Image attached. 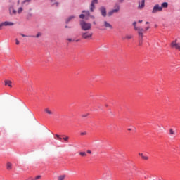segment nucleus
<instances>
[{
	"instance_id": "obj_38",
	"label": "nucleus",
	"mask_w": 180,
	"mask_h": 180,
	"mask_svg": "<svg viewBox=\"0 0 180 180\" xmlns=\"http://www.w3.org/2000/svg\"><path fill=\"white\" fill-rule=\"evenodd\" d=\"M21 36H22V37H27V35H25L23 34H21Z\"/></svg>"
},
{
	"instance_id": "obj_10",
	"label": "nucleus",
	"mask_w": 180,
	"mask_h": 180,
	"mask_svg": "<svg viewBox=\"0 0 180 180\" xmlns=\"http://www.w3.org/2000/svg\"><path fill=\"white\" fill-rule=\"evenodd\" d=\"M100 11H101V13L102 16L105 18V16H106V8H105L104 6L101 7L100 8Z\"/></svg>"
},
{
	"instance_id": "obj_46",
	"label": "nucleus",
	"mask_w": 180,
	"mask_h": 180,
	"mask_svg": "<svg viewBox=\"0 0 180 180\" xmlns=\"http://www.w3.org/2000/svg\"><path fill=\"white\" fill-rule=\"evenodd\" d=\"M20 1L18 0V4H20Z\"/></svg>"
},
{
	"instance_id": "obj_41",
	"label": "nucleus",
	"mask_w": 180,
	"mask_h": 180,
	"mask_svg": "<svg viewBox=\"0 0 180 180\" xmlns=\"http://www.w3.org/2000/svg\"><path fill=\"white\" fill-rule=\"evenodd\" d=\"M123 1H124V0H119V2L122 3V2H123Z\"/></svg>"
},
{
	"instance_id": "obj_39",
	"label": "nucleus",
	"mask_w": 180,
	"mask_h": 180,
	"mask_svg": "<svg viewBox=\"0 0 180 180\" xmlns=\"http://www.w3.org/2000/svg\"><path fill=\"white\" fill-rule=\"evenodd\" d=\"M88 154H91L92 152L89 150H87Z\"/></svg>"
},
{
	"instance_id": "obj_15",
	"label": "nucleus",
	"mask_w": 180,
	"mask_h": 180,
	"mask_svg": "<svg viewBox=\"0 0 180 180\" xmlns=\"http://www.w3.org/2000/svg\"><path fill=\"white\" fill-rule=\"evenodd\" d=\"M139 155H140V157H141V158H143V160H148V157L144 155L143 153H139Z\"/></svg>"
},
{
	"instance_id": "obj_12",
	"label": "nucleus",
	"mask_w": 180,
	"mask_h": 180,
	"mask_svg": "<svg viewBox=\"0 0 180 180\" xmlns=\"http://www.w3.org/2000/svg\"><path fill=\"white\" fill-rule=\"evenodd\" d=\"M104 26L108 29H113V26H112L110 23L108 22V21H104Z\"/></svg>"
},
{
	"instance_id": "obj_28",
	"label": "nucleus",
	"mask_w": 180,
	"mask_h": 180,
	"mask_svg": "<svg viewBox=\"0 0 180 180\" xmlns=\"http://www.w3.org/2000/svg\"><path fill=\"white\" fill-rule=\"evenodd\" d=\"M80 19H85V14H81L79 15Z\"/></svg>"
},
{
	"instance_id": "obj_20",
	"label": "nucleus",
	"mask_w": 180,
	"mask_h": 180,
	"mask_svg": "<svg viewBox=\"0 0 180 180\" xmlns=\"http://www.w3.org/2000/svg\"><path fill=\"white\" fill-rule=\"evenodd\" d=\"M79 155H80L81 157H86V153L85 152H80Z\"/></svg>"
},
{
	"instance_id": "obj_7",
	"label": "nucleus",
	"mask_w": 180,
	"mask_h": 180,
	"mask_svg": "<svg viewBox=\"0 0 180 180\" xmlns=\"http://www.w3.org/2000/svg\"><path fill=\"white\" fill-rule=\"evenodd\" d=\"M162 11V7L160 6V4H156L153 6L152 13H157V12Z\"/></svg>"
},
{
	"instance_id": "obj_33",
	"label": "nucleus",
	"mask_w": 180,
	"mask_h": 180,
	"mask_svg": "<svg viewBox=\"0 0 180 180\" xmlns=\"http://www.w3.org/2000/svg\"><path fill=\"white\" fill-rule=\"evenodd\" d=\"M15 44L17 45H19V40L18 39H15Z\"/></svg>"
},
{
	"instance_id": "obj_44",
	"label": "nucleus",
	"mask_w": 180,
	"mask_h": 180,
	"mask_svg": "<svg viewBox=\"0 0 180 180\" xmlns=\"http://www.w3.org/2000/svg\"><path fill=\"white\" fill-rule=\"evenodd\" d=\"M150 22H146V25H148Z\"/></svg>"
},
{
	"instance_id": "obj_24",
	"label": "nucleus",
	"mask_w": 180,
	"mask_h": 180,
	"mask_svg": "<svg viewBox=\"0 0 180 180\" xmlns=\"http://www.w3.org/2000/svg\"><path fill=\"white\" fill-rule=\"evenodd\" d=\"M21 12H23V8L20 7L18 10V13L20 14Z\"/></svg>"
},
{
	"instance_id": "obj_11",
	"label": "nucleus",
	"mask_w": 180,
	"mask_h": 180,
	"mask_svg": "<svg viewBox=\"0 0 180 180\" xmlns=\"http://www.w3.org/2000/svg\"><path fill=\"white\" fill-rule=\"evenodd\" d=\"M146 6V0H141V2H139L138 9H143Z\"/></svg>"
},
{
	"instance_id": "obj_14",
	"label": "nucleus",
	"mask_w": 180,
	"mask_h": 180,
	"mask_svg": "<svg viewBox=\"0 0 180 180\" xmlns=\"http://www.w3.org/2000/svg\"><path fill=\"white\" fill-rule=\"evenodd\" d=\"M160 8H168V3L167 2H163L160 6Z\"/></svg>"
},
{
	"instance_id": "obj_3",
	"label": "nucleus",
	"mask_w": 180,
	"mask_h": 180,
	"mask_svg": "<svg viewBox=\"0 0 180 180\" xmlns=\"http://www.w3.org/2000/svg\"><path fill=\"white\" fill-rule=\"evenodd\" d=\"M119 11H120V6H119V4H115V8L111 10L110 12H108V15L112 16V15H113V13H117V12H119Z\"/></svg>"
},
{
	"instance_id": "obj_27",
	"label": "nucleus",
	"mask_w": 180,
	"mask_h": 180,
	"mask_svg": "<svg viewBox=\"0 0 180 180\" xmlns=\"http://www.w3.org/2000/svg\"><path fill=\"white\" fill-rule=\"evenodd\" d=\"M89 115V113L82 114V117H87Z\"/></svg>"
},
{
	"instance_id": "obj_6",
	"label": "nucleus",
	"mask_w": 180,
	"mask_h": 180,
	"mask_svg": "<svg viewBox=\"0 0 180 180\" xmlns=\"http://www.w3.org/2000/svg\"><path fill=\"white\" fill-rule=\"evenodd\" d=\"M176 41H177L176 39L173 41L171 43L170 46L172 49H175L176 50H178L179 51H180V43H177Z\"/></svg>"
},
{
	"instance_id": "obj_34",
	"label": "nucleus",
	"mask_w": 180,
	"mask_h": 180,
	"mask_svg": "<svg viewBox=\"0 0 180 180\" xmlns=\"http://www.w3.org/2000/svg\"><path fill=\"white\" fill-rule=\"evenodd\" d=\"M40 178H41V176H37L36 177H35V179H40Z\"/></svg>"
},
{
	"instance_id": "obj_25",
	"label": "nucleus",
	"mask_w": 180,
	"mask_h": 180,
	"mask_svg": "<svg viewBox=\"0 0 180 180\" xmlns=\"http://www.w3.org/2000/svg\"><path fill=\"white\" fill-rule=\"evenodd\" d=\"M169 134L174 135V134H175V131H174V130H172V129H169Z\"/></svg>"
},
{
	"instance_id": "obj_1",
	"label": "nucleus",
	"mask_w": 180,
	"mask_h": 180,
	"mask_svg": "<svg viewBox=\"0 0 180 180\" xmlns=\"http://www.w3.org/2000/svg\"><path fill=\"white\" fill-rule=\"evenodd\" d=\"M81 36L84 40H92L94 33L91 31H85L82 32Z\"/></svg>"
},
{
	"instance_id": "obj_43",
	"label": "nucleus",
	"mask_w": 180,
	"mask_h": 180,
	"mask_svg": "<svg viewBox=\"0 0 180 180\" xmlns=\"http://www.w3.org/2000/svg\"><path fill=\"white\" fill-rule=\"evenodd\" d=\"M131 128H129V129H128V131H131Z\"/></svg>"
},
{
	"instance_id": "obj_22",
	"label": "nucleus",
	"mask_w": 180,
	"mask_h": 180,
	"mask_svg": "<svg viewBox=\"0 0 180 180\" xmlns=\"http://www.w3.org/2000/svg\"><path fill=\"white\" fill-rule=\"evenodd\" d=\"M56 137H57V140H59V141H63V138H61L60 135L56 134Z\"/></svg>"
},
{
	"instance_id": "obj_40",
	"label": "nucleus",
	"mask_w": 180,
	"mask_h": 180,
	"mask_svg": "<svg viewBox=\"0 0 180 180\" xmlns=\"http://www.w3.org/2000/svg\"><path fill=\"white\" fill-rule=\"evenodd\" d=\"M143 22V20H139V23H141Z\"/></svg>"
},
{
	"instance_id": "obj_13",
	"label": "nucleus",
	"mask_w": 180,
	"mask_h": 180,
	"mask_svg": "<svg viewBox=\"0 0 180 180\" xmlns=\"http://www.w3.org/2000/svg\"><path fill=\"white\" fill-rule=\"evenodd\" d=\"M5 85L9 86L10 88H12V82L11 80H6Z\"/></svg>"
},
{
	"instance_id": "obj_47",
	"label": "nucleus",
	"mask_w": 180,
	"mask_h": 180,
	"mask_svg": "<svg viewBox=\"0 0 180 180\" xmlns=\"http://www.w3.org/2000/svg\"><path fill=\"white\" fill-rule=\"evenodd\" d=\"M27 91H30V89H27Z\"/></svg>"
},
{
	"instance_id": "obj_36",
	"label": "nucleus",
	"mask_w": 180,
	"mask_h": 180,
	"mask_svg": "<svg viewBox=\"0 0 180 180\" xmlns=\"http://www.w3.org/2000/svg\"><path fill=\"white\" fill-rule=\"evenodd\" d=\"M68 41L71 42V41H74V40H72V39H68Z\"/></svg>"
},
{
	"instance_id": "obj_35",
	"label": "nucleus",
	"mask_w": 180,
	"mask_h": 180,
	"mask_svg": "<svg viewBox=\"0 0 180 180\" xmlns=\"http://www.w3.org/2000/svg\"><path fill=\"white\" fill-rule=\"evenodd\" d=\"M13 15H16V10H13Z\"/></svg>"
},
{
	"instance_id": "obj_17",
	"label": "nucleus",
	"mask_w": 180,
	"mask_h": 180,
	"mask_svg": "<svg viewBox=\"0 0 180 180\" xmlns=\"http://www.w3.org/2000/svg\"><path fill=\"white\" fill-rule=\"evenodd\" d=\"M74 15L70 16L67 20H66V23H70L72 19H74Z\"/></svg>"
},
{
	"instance_id": "obj_42",
	"label": "nucleus",
	"mask_w": 180,
	"mask_h": 180,
	"mask_svg": "<svg viewBox=\"0 0 180 180\" xmlns=\"http://www.w3.org/2000/svg\"><path fill=\"white\" fill-rule=\"evenodd\" d=\"M56 6H58V2L56 3Z\"/></svg>"
},
{
	"instance_id": "obj_29",
	"label": "nucleus",
	"mask_w": 180,
	"mask_h": 180,
	"mask_svg": "<svg viewBox=\"0 0 180 180\" xmlns=\"http://www.w3.org/2000/svg\"><path fill=\"white\" fill-rule=\"evenodd\" d=\"M91 4H93V5H95V4H98V0H93L91 1Z\"/></svg>"
},
{
	"instance_id": "obj_45",
	"label": "nucleus",
	"mask_w": 180,
	"mask_h": 180,
	"mask_svg": "<svg viewBox=\"0 0 180 180\" xmlns=\"http://www.w3.org/2000/svg\"><path fill=\"white\" fill-rule=\"evenodd\" d=\"M76 41H79V39H77Z\"/></svg>"
},
{
	"instance_id": "obj_16",
	"label": "nucleus",
	"mask_w": 180,
	"mask_h": 180,
	"mask_svg": "<svg viewBox=\"0 0 180 180\" xmlns=\"http://www.w3.org/2000/svg\"><path fill=\"white\" fill-rule=\"evenodd\" d=\"M90 11H91V12H94V11H95V4H91V5H90Z\"/></svg>"
},
{
	"instance_id": "obj_9",
	"label": "nucleus",
	"mask_w": 180,
	"mask_h": 180,
	"mask_svg": "<svg viewBox=\"0 0 180 180\" xmlns=\"http://www.w3.org/2000/svg\"><path fill=\"white\" fill-rule=\"evenodd\" d=\"M44 110L45 113H46V115H54V112L52 110H51L50 108H49V107L44 108Z\"/></svg>"
},
{
	"instance_id": "obj_2",
	"label": "nucleus",
	"mask_w": 180,
	"mask_h": 180,
	"mask_svg": "<svg viewBox=\"0 0 180 180\" xmlns=\"http://www.w3.org/2000/svg\"><path fill=\"white\" fill-rule=\"evenodd\" d=\"M80 25L82 27V30H84V32L90 30V29L92 27V25L91 23L86 22L84 20L80 22Z\"/></svg>"
},
{
	"instance_id": "obj_30",
	"label": "nucleus",
	"mask_w": 180,
	"mask_h": 180,
	"mask_svg": "<svg viewBox=\"0 0 180 180\" xmlns=\"http://www.w3.org/2000/svg\"><path fill=\"white\" fill-rule=\"evenodd\" d=\"M80 134L81 136H86V131L81 132Z\"/></svg>"
},
{
	"instance_id": "obj_26",
	"label": "nucleus",
	"mask_w": 180,
	"mask_h": 180,
	"mask_svg": "<svg viewBox=\"0 0 180 180\" xmlns=\"http://www.w3.org/2000/svg\"><path fill=\"white\" fill-rule=\"evenodd\" d=\"M32 0H24L22 2V5H25V4H26V2H30Z\"/></svg>"
},
{
	"instance_id": "obj_23",
	"label": "nucleus",
	"mask_w": 180,
	"mask_h": 180,
	"mask_svg": "<svg viewBox=\"0 0 180 180\" xmlns=\"http://www.w3.org/2000/svg\"><path fill=\"white\" fill-rule=\"evenodd\" d=\"M124 40L127 39V40H130L131 39V35H127L124 38H123Z\"/></svg>"
},
{
	"instance_id": "obj_32",
	"label": "nucleus",
	"mask_w": 180,
	"mask_h": 180,
	"mask_svg": "<svg viewBox=\"0 0 180 180\" xmlns=\"http://www.w3.org/2000/svg\"><path fill=\"white\" fill-rule=\"evenodd\" d=\"M40 36H41V34L40 32H39V33L37 34L36 37H40Z\"/></svg>"
},
{
	"instance_id": "obj_8",
	"label": "nucleus",
	"mask_w": 180,
	"mask_h": 180,
	"mask_svg": "<svg viewBox=\"0 0 180 180\" xmlns=\"http://www.w3.org/2000/svg\"><path fill=\"white\" fill-rule=\"evenodd\" d=\"M136 25H137V22H133V26L134 27V30H138V34H139V32H140V30H142V32H144V29H143L141 27H136Z\"/></svg>"
},
{
	"instance_id": "obj_37",
	"label": "nucleus",
	"mask_w": 180,
	"mask_h": 180,
	"mask_svg": "<svg viewBox=\"0 0 180 180\" xmlns=\"http://www.w3.org/2000/svg\"><path fill=\"white\" fill-rule=\"evenodd\" d=\"M148 29H150V27H146L145 31L147 32V30H148Z\"/></svg>"
},
{
	"instance_id": "obj_31",
	"label": "nucleus",
	"mask_w": 180,
	"mask_h": 180,
	"mask_svg": "<svg viewBox=\"0 0 180 180\" xmlns=\"http://www.w3.org/2000/svg\"><path fill=\"white\" fill-rule=\"evenodd\" d=\"M69 139L70 138L68 136H66V137L63 138V140H65V141H68Z\"/></svg>"
},
{
	"instance_id": "obj_21",
	"label": "nucleus",
	"mask_w": 180,
	"mask_h": 180,
	"mask_svg": "<svg viewBox=\"0 0 180 180\" xmlns=\"http://www.w3.org/2000/svg\"><path fill=\"white\" fill-rule=\"evenodd\" d=\"M65 179V175H61L58 178V180H64Z\"/></svg>"
},
{
	"instance_id": "obj_5",
	"label": "nucleus",
	"mask_w": 180,
	"mask_h": 180,
	"mask_svg": "<svg viewBox=\"0 0 180 180\" xmlns=\"http://www.w3.org/2000/svg\"><path fill=\"white\" fill-rule=\"evenodd\" d=\"M139 34V46H143V37H144V34H143V30H139L138 33Z\"/></svg>"
},
{
	"instance_id": "obj_4",
	"label": "nucleus",
	"mask_w": 180,
	"mask_h": 180,
	"mask_svg": "<svg viewBox=\"0 0 180 180\" xmlns=\"http://www.w3.org/2000/svg\"><path fill=\"white\" fill-rule=\"evenodd\" d=\"M13 25H15V23L12 22H9V21L3 22L0 23V30H2V29H4V27L6 26H13Z\"/></svg>"
},
{
	"instance_id": "obj_18",
	"label": "nucleus",
	"mask_w": 180,
	"mask_h": 180,
	"mask_svg": "<svg viewBox=\"0 0 180 180\" xmlns=\"http://www.w3.org/2000/svg\"><path fill=\"white\" fill-rule=\"evenodd\" d=\"M7 169L8 170L12 169V163L11 162L7 163Z\"/></svg>"
},
{
	"instance_id": "obj_19",
	"label": "nucleus",
	"mask_w": 180,
	"mask_h": 180,
	"mask_svg": "<svg viewBox=\"0 0 180 180\" xmlns=\"http://www.w3.org/2000/svg\"><path fill=\"white\" fill-rule=\"evenodd\" d=\"M82 13H85L84 15L86 16H89V15H90L89 11H83Z\"/></svg>"
}]
</instances>
